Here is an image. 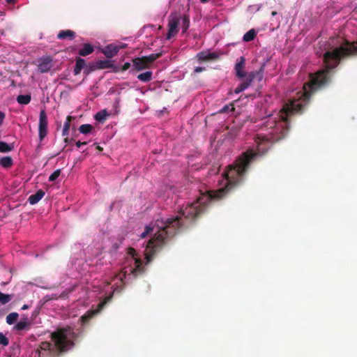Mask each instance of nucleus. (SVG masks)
<instances>
[{
    "label": "nucleus",
    "mask_w": 357,
    "mask_h": 357,
    "mask_svg": "<svg viewBox=\"0 0 357 357\" xmlns=\"http://www.w3.org/2000/svg\"><path fill=\"white\" fill-rule=\"evenodd\" d=\"M356 53L357 43L346 41L340 47L327 51L324 54L325 68L314 74H310V82L303 85V91L297 93L296 98L284 104L277 117L269 116L266 120L264 127L267 133L259 134L255 139L259 154L265 153L273 143L284 138L289 130V116L301 113L312 93L329 84L333 70L337 66L341 59Z\"/></svg>",
    "instance_id": "nucleus-1"
},
{
    "label": "nucleus",
    "mask_w": 357,
    "mask_h": 357,
    "mask_svg": "<svg viewBox=\"0 0 357 357\" xmlns=\"http://www.w3.org/2000/svg\"><path fill=\"white\" fill-rule=\"evenodd\" d=\"M257 155L253 150L249 149L242 153L235 161L227 166L222 174L227 181L225 186L215 191L202 194L197 200L188 204L172 218L158 219L155 222L157 231L146 245V258L149 261L156 251L160 248L177 231L185 225V220H193L202 214L212 200H218L227 196L236 185L244 179L249 166Z\"/></svg>",
    "instance_id": "nucleus-2"
},
{
    "label": "nucleus",
    "mask_w": 357,
    "mask_h": 357,
    "mask_svg": "<svg viewBox=\"0 0 357 357\" xmlns=\"http://www.w3.org/2000/svg\"><path fill=\"white\" fill-rule=\"evenodd\" d=\"M76 337L71 327L59 328L50 334L51 342L40 343L34 357H59L74 347Z\"/></svg>",
    "instance_id": "nucleus-3"
},
{
    "label": "nucleus",
    "mask_w": 357,
    "mask_h": 357,
    "mask_svg": "<svg viewBox=\"0 0 357 357\" xmlns=\"http://www.w3.org/2000/svg\"><path fill=\"white\" fill-rule=\"evenodd\" d=\"M264 68L265 64H262L258 70L249 73L245 81L235 89V93H239L246 89L251 84L254 79H257V80L261 81L264 77Z\"/></svg>",
    "instance_id": "nucleus-4"
},
{
    "label": "nucleus",
    "mask_w": 357,
    "mask_h": 357,
    "mask_svg": "<svg viewBox=\"0 0 357 357\" xmlns=\"http://www.w3.org/2000/svg\"><path fill=\"white\" fill-rule=\"evenodd\" d=\"M128 254L130 255L133 259L135 267H130L128 268H126L124 273H126L128 272H130L135 277H136L143 272L144 267L142 266V261L141 259L135 257L137 253L136 250L134 248H129L128 250Z\"/></svg>",
    "instance_id": "nucleus-5"
},
{
    "label": "nucleus",
    "mask_w": 357,
    "mask_h": 357,
    "mask_svg": "<svg viewBox=\"0 0 357 357\" xmlns=\"http://www.w3.org/2000/svg\"><path fill=\"white\" fill-rule=\"evenodd\" d=\"M47 117L45 109H43L40 112L39 116V123H38V138L40 142L47 137Z\"/></svg>",
    "instance_id": "nucleus-6"
},
{
    "label": "nucleus",
    "mask_w": 357,
    "mask_h": 357,
    "mask_svg": "<svg viewBox=\"0 0 357 357\" xmlns=\"http://www.w3.org/2000/svg\"><path fill=\"white\" fill-rule=\"evenodd\" d=\"M180 18L181 17L176 15H170L168 22L169 29L166 36L167 40H169L172 37L175 36L178 32V26L180 22Z\"/></svg>",
    "instance_id": "nucleus-7"
},
{
    "label": "nucleus",
    "mask_w": 357,
    "mask_h": 357,
    "mask_svg": "<svg viewBox=\"0 0 357 357\" xmlns=\"http://www.w3.org/2000/svg\"><path fill=\"white\" fill-rule=\"evenodd\" d=\"M245 66V59L243 56H241L237 59V62L234 66L236 76L239 79H246L248 73L244 69Z\"/></svg>",
    "instance_id": "nucleus-8"
},
{
    "label": "nucleus",
    "mask_w": 357,
    "mask_h": 357,
    "mask_svg": "<svg viewBox=\"0 0 357 357\" xmlns=\"http://www.w3.org/2000/svg\"><path fill=\"white\" fill-rule=\"evenodd\" d=\"M149 68V66L143 56L137 57L132 59V68L130 70V72L134 73L136 71H140Z\"/></svg>",
    "instance_id": "nucleus-9"
},
{
    "label": "nucleus",
    "mask_w": 357,
    "mask_h": 357,
    "mask_svg": "<svg viewBox=\"0 0 357 357\" xmlns=\"http://www.w3.org/2000/svg\"><path fill=\"white\" fill-rule=\"evenodd\" d=\"M105 304V302H102L98 304L96 310H88L84 314H83L80 317V321L82 323V324H86L91 319H92L95 315H96L98 313H99L101 311V310L103 308Z\"/></svg>",
    "instance_id": "nucleus-10"
},
{
    "label": "nucleus",
    "mask_w": 357,
    "mask_h": 357,
    "mask_svg": "<svg viewBox=\"0 0 357 357\" xmlns=\"http://www.w3.org/2000/svg\"><path fill=\"white\" fill-rule=\"evenodd\" d=\"M38 62V69L41 73H47L52 67V59L50 56L43 57Z\"/></svg>",
    "instance_id": "nucleus-11"
},
{
    "label": "nucleus",
    "mask_w": 357,
    "mask_h": 357,
    "mask_svg": "<svg viewBox=\"0 0 357 357\" xmlns=\"http://www.w3.org/2000/svg\"><path fill=\"white\" fill-rule=\"evenodd\" d=\"M220 54L217 52H201L197 54L199 62L211 61L218 59Z\"/></svg>",
    "instance_id": "nucleus-12"
},
{
    "label": "nucleus",
    "mask_w": 357,
    "mask_h": 357,
    "mask_svg": "<svg viewBox=\"0 0 357 357\" xmlns=\"http://www.w3.org/2000/svg\"><path fill=\"white\" fill-rule=\"evenodd\" d=\"M82 69L84 70V73H86V74L89 73V70H86V69L85 60L80 57H77V58H76V63H75V66L74 70H73L74 75H79Z\"/></svg>",
    "instance_id": "nucleus-13"
},
{
    "label": "nucleus",
    "mask_w": 357,
    "mask_h": 357,
    "mask_svg": "<svg viewBox=\"0 0 357 357\" xmlns=\"http://www.w3.org/2000/svg\"><path fill=\"white\" fill-rule=\"evenodd\" d=\"M119 51V47L113 45H109L103 49L102 53L107 58L112 59L117 54Z\"/></svg>",
    "instance_id": "nucleus-14"
},
{
    "label": "nucleus",
    "mask_w": 357,
    "mask_h": 357,
    "mask_svg": "<svg viewBox=\"0 0 357 357\" xmlns=\"http://www.w3.org/2000/svg\"><path fill=\"white\" fill-rule=\"evenodd\" d=\"M44 195L45 192L43 190H38L35 194L29 197L28 202L31 205L36 204L44 197Z\"/></svg>",
    "instance_id": "nucleus-15"
},
{
    "label": "nucleus",
    "mask_w": 357,
    "mask_h": 357,
    "mask_svg": "<svg viewBox=\"0 0 357 357\" xmlns=\"http://www.w3.org/2000/svg\"><path fill=\"white\" fill-rule=\"evenodd\" d=\"M75 36V33L72 30H61L57 35V38L60 40H64L68 38L69 40H73Z\"/></svg>",
    "instance_id": "nucleus-16"
},
{
    "label": "nucleus",
    "mask_w": 357,
    "mask_h": 357,
    "mask_svg": "<svg viewBox=\"0 0 357 357\" xmlns=\"http://www.w3.org/2000/svg\"><path fill=\"white\" fill-rule=\"evenodd\" d=\"M31 323L28 321L27 319H24V320H21L17 322L15 326L14 329L18 331L23 330H29L30 328Z\"/></svg>",
    "instance_id": "nucleus-17"
},
{
    "label": "nucleus",
    "mask_w": 357,
    "mask_h": 357,
    "mask_svg": "<svg viewBox=\"0 0 357 357\" xmlns=\"http://www.w3.org/2000/svg\"><path fill=\"white\" fill-rule=\"evenodd\" d=\"M94 50L93 47L89 43H84L83 47L78 52L79 55L86 56L91 54Z\"/></svg>",
    "instance_id": "nucleus-18"
},
{
    "label": "nucleus",
    "mask_w": 357,
    "mask_h": 357,
    "mask_svg": "<svg viewBox=\"0 0 357 357\" xmlns=\"http://www.w3.org/2000/svg\"><path fill=\"white\" fill-rule=\"evenodd\" d=\"M152 75L153 73L151 71H146L139 74L137 75V79L143 82H148L151 80Z\"/></svg>",
    "instance_id": "nucleus-19"
},
{
    "label": "nucleus",
    "mask_w": 357,
    "mask_h": 357,
    "mask_svg": "<svg viewBox=\"0 0 357 357\" xmlns=\"http://www.w3.org/2000/svg\"><path fill=\"white\" fill-rule=\"evenodd\" d=\"M13 164V159L10 156H4L0 159V165L4 168H10Z\"/></svg>",
    "instance_id": "nucleus-20"
},
{
    "label": "nucleus",
    "mask_w": 357,
    "mask_h": 357,
    "mask_svg": "<svg viewBox=\"0 0 357 357\" xmlns=\"http://www.w3.org/2000/svg\"><path fill=\"white\" fill-rule=\"evenodd\" d=\"M162 56V52L151 54L149 56H143L146 63L151 66V63Z\"/></svg>",
    "instance_id": "nucleus-21"
},
{
    "label": "nucleus",
    "mask_w": 357,
    "mask_h": 357,
    "mask_svg": "<svg viewBox=\"0 0 357 357\" xmlns=\"http://www.w3.org/2000/svg\"><path fill=\"white\" fill-rule=\"evenodd\" d=\"M73 119V116H68L67 118H66V120L64 123V125H63V131H62V135L63 136H68V134H69V129H70V122L72 121V119Z\"/></svg>",
    "instance_id": "nucleus-22"
},
{
    "label": "nucleus",
    "mask_w": 357,
    "mask_h": 357,
    "mask_svg": "<svg viewBox=\"0 0 357 357\" xmlns=\"http://www.w3.org/2000/svg\"><path fill=\"white\" fill-rule=\"evenodd\" d=\"M31 100V95H19L17 97V101L19 104L21 105H28Z\"/></svg>",
    "instance_id": "nucleus-23"
},
{
    "label": "nucleus",
    "mask_w": 357,
    "mask_h": 357,
    "mask_svg": "<svg viewBox=\"0 0 357 357\" xmlns=\"http://www.w3.org/2000/svg\"><path fill=\"white\" fill-rule=\"evenodd\" d=\"M256 36V31L255 29H250L247 33H245L243 37V39L245 42H250L255 39Z\"/></svg>",
    "instance_id": "nucleus-24"
},
{
    "label": "nucleus",
    "mask_w": 357,
    "mask_h": 357,
    "mask_svg": "<svg viewBox=\"0 0 357 357\" xmlns=\"http://www.w3.org/2000/svg\"><path fill=\"white\" fill-rule=\"evenodd\" d=\"M19 314L17 312H11L8 314L6 317V322L9 325H12L15 324L17 319H18Z\"/></svg>",
    "instance_id": "nucleus-25"
},
{
    "label": "nucleus",
    "mask_w": 357,
    "mask_h": 357,
    "mask_svg": "<svg viewBox=\"0 0 357 357\" xmlns=\"http://www.w3.org/2000/svg\"><path fill=\"white\" fill-rule=\"evenodd\" d=\"M13 149L12 145L8 144L5 142L0 141V152L1 153H8Z\"/></svg>",
    "instance_id": "nucleus-26"
},
{
    "label": "nucleus",
    "mask_w": 357,
    "mask_h": 357,
    "mask_svg": "<svg viewBox=\"0 0 357 357\" xmlns=\"http://www.w3.org/2000/svg\"><path fill=\"white\" fill-rule=\"evenodd\" d=\"M13 298V295L11 294H6L2 293L0 291V303L1 305H5L9 303Z\"/></svg>",
    "instance_id": "nucleus-27"
},
{
    "label": "nucleus",
    "mask_w": 357,
    "mask_h": 357,
    "mask_svg": "<svg viewBox=\"0 0 357 357\" xmlns=\"http://www.w3.org/2000/svg\"><path fill=\"white\" fill-rule=\"evenodd\" d=\"M96 66L100 69H105L109 68L112 66L110 61L104 60V61H98L96 62Z\"/></svg>",
    "instance_id": "nucleus-28"
},
{
    "label": "nucleus",
    "mask_w": 357,
    "mask_h": 357,
    "mask_svg": "<svg viewBox=\"0 0 357 357\" xmlns=\"http://www.w3.org/2000/svg\"><path fill=\"white\" fill-rule=\"evenodd\" d=\"M93 129V126L91 124H83L79 128V132L84 135L90 133Z\"/></svg>",
    "instance_id": "nucleus-29"
},
{
    "label": "nucleus",
    "mask_w": 357,
    "mask_h": 357,
    "mask_svg": "<svg viewBox=\"0 0 357 357\" xmlns=\"http://www.w3.org/2000/svg\"><path fill=\"white\" fill-rule=\"evenodd\" d=\"M190 26V17L187 15H184L182 18V30L183 33H185L187 31Z\"/></svg>",
    "instance_id": "nucleus-30"
},
{
    "label": "nucleus",
    "mask_w": 357,
    "mask_h": 357,
    "mask_svg": "<svg viewBox=\"0 0 357 357\" xmlns=\"http://www.w3.org/2000/svg\"><path fill=\"white\" fill-rule=\"evenodd\" d=\"M235 109L233 104L226 105L222 109H220L219 113H229L230 112H234Z\"/></svg>",
    "instance_id": "nucleus-31"
},
{
    "label": "nucleus",
    "mask_w": 357,
    "mask_h": 357,
    "mask_svg": "<svg viewBox=\"0 0 357 357\" xmlns=\"http://www.w3.org/2000/svg\"><path fill=\"white\" fill-rule=\"evenodd\" d=\"M107 114L105 110L100 111L95 115V119L98 121L105 120Z\"/></svg>",
    "instance_id": "nucleus-32"
},
{
    "label": "nucleus",
    "mask_w": 357,
    "mask_h": 357,
    "mask_svg": "<svg viewBox=\"0 0 357 357\" xmlns=\"http://www.w3.org/2000/svg\"><path fill=\"white\" fill-rule=\"evenodd\" d=\"M155 227V226L152 227L151 225L146 226V228H145V231L142 233V234L140 235V237L142 238H145L148 234H149L150 233L153 231V229H154Z\"/></svg>",
    "instance_id": "nucleus-33"
},
{
    "label": "nucleus",
    "mask_w": 357,
    "mask_h": 357,
    "mask_svg": "<svg viewBox=\"0 0 357 357\" xmlns=\"http://www.w3.org/2000/svg\"><path fill=\"white\" fill-rule=\"evenodd\" d=\"M9 344L8 339L6 337L3 333H0V345H3L4 347L8 346Z\"/></svg>",
    "instance_id": "nucleus-34"
},
{
    "label": "nucleus",
    "mask_w": 357,
    "mask_h": 357,
    "mask_svg": "<svg viewBox=\"0 0 357 357\" xmlns=\"http://www.w3.org/2000/svg\"><path fill=\"white\" fill-rule=\"evenodd\" d=\"M61 174V169H56L49 177L50 181H54Z\"/></svg>",
    "instance_id": "nucleus-35"
},
{
    "label": "nucleus",
    "mask_w": 357,
    "mask_h": 357,
    "mask_svg": "<svg viewBox=\"0 0 357 357\" xmlns=\"http://www.w3.org/2000/svg\"><path fill=\"white\" fill-rule=\"evenodd\" d=\"M130 66H131L130 63L129 62H126L122 66L121 70L126 71V70H128L130 68Z\"/></svg>",
    "instance_id": "nucleus-36"
},
{
    "label": "nucleus",
    "mask_w": 357,
    "mask_h": 357,
    "mask_svg": "<svg viewBox=\"0 0 357 357\" xmlns=\"http://www.w3.org/2000/svg\"><path fill=\"white\" fill-rule=\"evenodd\" d=\"M204 70H205V68L204 67H200V66L195 67V68L194 69V72L195 73H202Z\"/></svg>",
    "instance_id": "nucleus-37"
},
{
    "label": "nucleus",
    "mask_w": 357,
    "mask_h": 357,
    "mask_svg": "<svg viewBox=\"0 0 357 357\" xmlns=\"http://www.w3.org/2000/svg\"><path fill=\"white\" fill-rule=\"evenodd\" d=\"M5 116V114L3 112L0 111V126L3 123Z\"/></svg>",
    "instance_id": "nucleus-38"
},
{
    "label": "nucleus",
    "mask_w": 357,
    "mask_h": 357,
    "mask_svg": "<svg viewBox=\"0 0 357 357\" xmlns=\"http://www.w3.org/2000/svg\"><path fill=\"white\" fill-rule=\"evenodd\" d=\"M86 144H87V142H80V141H77V142L75 143L76 146H77L78 148L81 147V146H82V145H86Z\"/></svg>",
    "instance_id": "nucleus-39"
},
{
    "label": "nucleus",
    "mask_w": 357,
    "mask_h": 357,
    "mask_svg": "<svg viewBox=\"0 0 357 357\" xmlns=\"http://www.w3.org/2000/svg\"><path fill=\"white\" fill-rule=\"evenodd\" d=\"M29 308V305H24L22 307V310H26Z\"/></svg>",
    "instance_id": "nucleus-40"
},
{
    "label": "nucleus",
    "mask_w": 357,
    "mask_h": 357,
    "mask_svg": "<svg viewBox=\"0 0 357 357\" xmlns=\"http://www.w3.org/2000/svg\"><path fill=\"white\" fill-rule=\"evenodd\" d=\"M96 149L99 151H102L103 150L102 147L100 146L99 145H97L96 146Z\"/></svg>",
    "instance_id": "nucleus-41"
},
{
    "label": "nucleus",
    "mask_w": 357,
    "mask_h": 357,
    "mask_svg": "<svg viewBox=\"0 0 357 357\" xmlns=\"http://www.w3.org/2000/svg\"><path fill=\"white\" fill-rule=\"evenodd\" d=\"M65 137H65V139H64V142H65L66 143H67V142H68V140H69V139H68V136H65Z\"/></svg>",
    "instance_id": "nucleus-42"
},
{
    "label": "nucleus",
    "mask_w": 357,
    "mask_h": 357,
    "mask_svg": "<svg viewBox=\"0 0 357 357\" xmlns=\"http://www.w3.org/2000/svg\"><path fill=\"white\" fill-rule=\"evenodd\" d=\"M6 1H7L8 3H13V2L15 1V0H6Z\"/></svg>",
    "instance_id": "nucleus-43"
},
{
    "label": "nucleus",
    "mask_w": 357,
    "mask_h": 357,
    "mask_svg": "<svg viewBox=\"0 0 357 357\" xmlns=\"http://www.w3.org/2000/svg\"><path fill=\"white\" fill-rule=\"evenodd\" d=\"M208 0H200L202 3H206Z\"/></svg>",
    "instance_id": "nucleus-44"
}]
</instances>
